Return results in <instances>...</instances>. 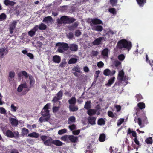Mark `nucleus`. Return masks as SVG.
<instances>
[{"label":"nucleus","instance_id":"nucleus-61","mask_svg":"<svg viewBox=\"0 0 153 153\" xmlns=\"http://www.w3.org/2000/svg\"><path fill=\"white\" fill-rule=\"evenodd\" d=\"M91 145L90 144L89 146L87 147V150H86L85 153H93L92 151H91L89 150L91 148Z\"/></svg>","mask_w":153,"mask_h":153},{"label":"nucleus","instance_id":"nucleus-36","mask_svg":"<svg viewBox=\"0 0 153 153\" xmlns=\"http://www.w3.org/2000/svg\"><path fill=\"white\" fill-rule=\"evenodd\" d=\"M105 122L104 119L102 118H99L97 121V124L99 125H104Z\"/></svg>","mask_w":153,"mask_h":153},{"label":"nucleus","instance_id":"nucleus-27","mask_svg":"<svg viewBox=\"0 0 153 153\" xmlns=\"http://www.w3.org/2000/svg\"><path fill=\"white\" fill-rule=\"evenodd\" d=\"M68 102L70 105H75L76 102V98L74 97H72L69 100Z\"/></svg>","mask_w":153,"mask_h":153},{"label":"nucleus","instance_id":"nucleus-54","mask_svg":"<svg viewBox=\"0 0 153 153\" xmlns=\"http://www.w3.org/2000/svg\"><path fill=\"white\" fill-rule=\"evenodd\" d=\"M99 53L97 51L93 50L92 51L91 53L93 56H97Z\"/></svg>","mask_w":153,"mask_h":153},{"label":"nucleus","instance_id":"nucleus-47","mask_svg":"<svg viewBox=\"0 0 153 153\" xmlns=\"http://www.w3.org/2000/svg\"><path fill=\"white\" fill-rule=\"evenodd\" d=\"M81 32L79 30H76L75 32V35L76 36L78 37H79L81 34Z\"/></svg>","mask_w":153,"mask_h":153},{"label":"nucleus","instance_id":"nucleus-7","mask_svg":"<svg viewBox=\"0 0 153 153\" xmlns=\"http://www.w3.org/2000/svg\"><path fill=\"white\" fill-rule=\"evenodd\" d=\"M131 133L132 134V136L135 137L134 141L135 143L137 145H139L140 143L137 138V133L136 132L134 131H131V129L130 128H129L128 129L127 132V135L130 134Z\"/></svg>","mask_w":153,"mask_h":153},{"label":"nucleus","instance_id":"nucleus-28","mask_svg":"<svg viewBox=\"0 0 153 153\" xmlns=\"http://www.w3.org/2000/svg\"><path fill=\"white\" fill-rule=\"evenodd\" d=\"M39 29L41 30H45L47 28V26L43 23H41L39 24Z\"/></svg>","mask_w":153,"mask_h":153},{"label":"nucleus","instance_id":"nucleus-39","mask_svg":"<svg viewBox=\"0 0 153 153\" xmlns=\"http://www.w3.org/2000/svg\"><path fill=\"white\" fill-rule=\"evenodd\" d=\"M137 106L140 109H144L145 107V104L143 102L139 103L137 104Z\"/></svg>","mask_w":153,"mask_h":153},{"label":"nucleus","instance_id":"nucleus-24","mask_svg":"<svg viewBox=\"0 0 153 153\" xmlns=\"http://www.w3.org/2000/svg\"><path fill=\"white\" fill-rule=\"evenodd\" d=\"M78 60L77 58H72L69 60L68 63L69 64H74L77 62Z\"/></svg>","mask_w":153,"mask_h":153},{"label":"nucleus","instance_id":"nucleus-2","mask_svg":"<svg viewBox=\"0 0 153 153\" xmlns=\"http://www.w3.org/2000/svg\"><path fill=\"white\" fill-rule=\"evenodd\" d=\"M76 20V19L73 17L63 16L60 19L58 18L57 20V22L59 25H62V24H71L73 23Z\"/></svg>","mask_w":153,"mask_h":153},{"label":"nucleus","instance_id":"nucleus-14","mask_svg":"<svg viewBox=\"0 0 153 153\" xmlns=\"http://www.w3.org/2000/svg\"><path fill=\"white\" fill-rule=\"evenodd\" d=\"M92 29L93 30L101 32L103 30L102 26L100 25H97L92 27Z\"/></svg>","mask_w":153,"mask_h":153},{"label":"nucleus","instance_id":"nucleus-6","mask_svg":"<svg viewBox=\"0 0 153 153\" xmlns=\"http://www.w3.org/2000/svg\"><path fill=\"white\" fill-rule=\"evenodd\" d=\"M5 135L9 138H16L19 137V133L18 131L13 132L10 130H7L5 133Z\"/></svg>","mask_w":153,"mask_h":153},{"label":"nucleus","instance_id":"nucleus-12","mask_svg":"<svg viewBox=\"0 0 153 153\" xmlns=\"http://www.w3.org/2000/svg\"><path fill=\"white\" fill-rule=\"evenodd\" d=\"M96 117L93 116H89L88 118L89 123L91 125H94L96 124Z\"/></svg>","mask_w":153,"mask_h":153},{"label":"nucleus","instance_id":"nucleus-26","mask_svg":"<svg viewBox=\"0 0 153 153\" xmlns=\"http://www.w3.org/2000/svg\"><path fill=\"white\" fill-rule=\"evenodd\" d=\"M96 112V110L95 109H89L87 111V114L90 116H92L95 114Z\"/></svg>","mask_w":153,"mask_h":153},{"label":"nucleus","instance_id":"nucleus-40","mask_svg":"<svg viewBox=\"0 0 153 153\" xmlns=\"http://www.w3.org/2000/svg\"><path fill=\"white\" fill-rule=\"evenodd\" d=\"M114 34V32L111 30H109V31H108L106 33V35H108V39L110 37H112Z\"/></svg>","mask_w":153,"mask_h":153},{"label":"nucleus","instance_id":"nucleus-48","mask_svg":"<svg viewBox=\"0 0 153 153\" xmlns=\"http://www.w3.org/2000/svg\"><path fill=\"white\" fill-rule=\"evenodd\" d=\"M125 58V56L123 54H121L118 55V58L120 61H123Z\"/></svg>","mask_w":153,"mask_h":153},{"label":"nucleus","instance_id":"nucleus-5","mask_svg":"<svg viewBox=\"0 0 153 153\" xmlns=\"http://www.w3.org/2000/svg\"><path fill=\"white\" fill-rule=\"evenodd\" d=\"M90 19H89L87 22L90 24V26L93 27L95 26L94 25L101 24L102 23V22L101 20L97 18H95L91 19V21H89Z\"/></svg>","mask_w":153,"mask_h":153},{"label":"nucleus","instance_id":"nucleus-1","mask_svg":"<svg viewBox=\"0 0 153 153\" xmlns=\"http://www.w3.org/2000/svg\"><path fill=\"white\" fill-rule=\"evenodd\" d=\"M117 48L122 50H127L129 51L132 47L131 42L128 41L125 39L120 40L117 42Z\"/></svg>","mask_w":153,"mask_h":153},{"label":"nucleus","instance_id":"nucleus-51","mask_svg":"<svg viewBox=\"0 0 153 153\" xmlns=\"http://www.w3.org/2000/svg\"><path fill=\"white\" fill-rule=\"evenodd\" d=\"M60 107L59 106H53L52 108L53 112L54 113H56L57 112V111L59 109Z\"/></svg>","mask_w":153,"mask_h":153},{"label":"nucleus","instance_id":"nucleus-46","mask_svg":"<svg viewBox=\"0 0 153 153\" xmlns=\"http://www.w3.org/2000/svg\"><path fill=\"white\" fill-rule=\"evenodd\" d=\"M67 132V130L66 129L64 128L63 129L59 130L58 131V134L59 135H62L64 133H65Z\"/></svg>","mask_w":153,"mask_h":153},{"label":"nucleus","instance_id":"nucleus-57","mask_svg":"<svg viewBox=\"0 0 153 153\" xmlns=\"http://www.w3.org/2000/svg\"><path fill=\"white\" fill-rule=\"evenodd\" d=\"M67 37L70 39H72L74 37L73 33L72 32H70L67 35Z\"/></svg>","mask_w":153,"mask_h":153},{"label":"nucleus","instance_id":"nucleus-52","mask_svg":"<svg viewBox=\"0 0 153 153\" xmlns=\"http://www.w3.org/2000/svg\"><path fill=\"white\" fill-rule=\"evenodd\" d=\"M35 34V32L32 30L28 32V34L31 37H32Z\"/></svg>","mask_w":153,"mask_h":153},{"label":"nucleus","instance_id":"nucleus-50","mask_svg":"<svg viewBox=\"0 0 153 153\" xmlns=\"http://www.w3.org/2000/svg\"><path fill=\"white\" fill-rule=\"evenodd\" d=\"M68 127L71 131H73L76 128V125L74 124L69 126Z\"/></svg>","mask_w":153,"mask_h":153},{"label":"nucleus","instance_id":"nucleus-55","mask_svg":"<svg viewBox=\"0 0 153 153\" xmlns=\"http://www.w3.org/2000/svg\"><path fill=\"white\" fill-rule=\"evenodd\" d=\"M21 73L22 75L24 76L25 78H27L28 77V74L26 71H21Z\"/></svg>","mask_w":153,"mask_h":153},{"label":"nucleus","instance_id":"nucleus-23","mask_svg":"<svg viewBox=\"0 0 153 153\" xmlns=\"http://www.w3.org/2000/svg\"><path fill=\"white\" fill-rule=\"evenodd\" d=\"M76 121V118L74 116H71L68 120V124H71L72 123H75Z\"/></svg>","mask_w":153,"mask_h":153},{"label":"nucleus","instance_id":"nucleus-13","mask_svg":"<svg viewBox=\"0 0 153 153\" xmlns=\"http://www.w3.org/2000/svg\"><path fill=\"white\" fill-rule=\"evenodd\" d=\"M69 48L71 51L76 52L78 49V45L75 44H72L70 45Z\"/></svg>","mask_w":153,"mask_h":153},{"label":"nucleus","instance_id":"nucleus-3","mask_svg":"<svg viewBox=\"0 0 153 153\" xmlns=\"http://www.w3.org/2000/svg\"><path fill=\"white\" fill-rule=\"evenodd\" d=\"M44 144L46 146H51L52 144H53L58 146H61L64 144V143L57 140H53L50 137L44 142Z\"/></svg>","mask_w":153,"mask_h":153},{"label":"nucleus","instance_id":"nucleus-58","mask_svg":"<svg viewBox=\"0 0 153 153\" xmlns=\"http://www.w3.org/2000/svg\"><path fill=\"white\" fill-rule=\"evenodd\" d=\"M6 112L5 109L2 107H0V113L3 114H5Z\"/></svg>","mask_w":153,"mask_h":153},{"label":"nucleus","instance_id":"nucleus-56","mask_svg":"<svg viewBox=\"0 0 153 153\" xmlns=\"http://www.w3.org/2000/svg\"><path fill=\"white\" fill-rule=\"evenodd\" d=\"M63 95V93L62 91L60 90L59 91L58 93L57 94V97L60 98V99H61Z\"/></svg>","mask_w":153,"mask_h":153},{"label":"nucleus","instance_id":"nucleus-29","mask_svg":"<svg viewBox=\"0 0 153 153\" xmlns=\"http://www.w3.org/2000/svg\"><path fill=\"white\" fill-rule=\"evenodd\" d=\"M108 49L107 48H105L102 51L101 54L104 56L107 57L108 55Z\"/></svg>","mask_w":153,"mask_h":153},{"label":"nucleus","instance_id":"nucleus-20","mask_svg":"<svg viewBox=\"0 0 153 153\" xmlns=\"http://www.w3.org/2000/svg\"><path fill=\"white\" fill-rule=\"evenodd\" d=\"M11 124L13 126H16L18 124V121L16 119L11 118L10 120Z\"/></svg>","mask_w":153,"mask_h":153},{"label":"nucleus","instance_id":"nucleus-45","mask_svg":"<svg viewBox=\"0 0 153 153\" xmlns=\"http://www.w3.org/2000/svg\"><path fill=\"white\" fill-rule=\"evenodd\" d=\"M108 11L113 15H116V9L114 8H111L109 9Z\"/></svg>","mask_w":153,"mask_h":153},{"label":"nucleus","instance_id":"nucleus-30","mask_svg":"<svg viewBox=\"0 0 153 153\" xmlns=\"http://www.w3.org/2000/svg\"><path fill=\"white\" fill-rule=\"evenodd\" d=\"M84 108L87 110L89 109L91 107V102L90 101H88L85 102L84 105Z\"/></svg>","mask_w":153,"mask_h":153},{"label":"nucleus","instance_id":"nucleus-22","mask_svg":"<svg viewBox=\"0 0 153 153\" xmlns=\"http://www.w3.org/2000/svg\"><path fill=\"white\" fill-rule=\"evenodd\" d=\"M39 134L35 132H33L28 134V136L32 138H37L39 137Z\"/></svg>","mask_w":153,"mask_h":153},{"label":"nucleus","instance_id":"nucleus-34","mask_svg":"<svg viewBox=\"0 0 153 153\" xmlns=\"http://www.w3.org/2000/svg\"><path fill=\"white\" fill-rule=\"evenodd\" d=\"M52 20V18L50 16L45 17L43 19V22L48 23V22H51Z\"/></svg>","mask_w":153,"mask_h":153},{"label":"nucleus","instance_id":"nucleus-38","mask_svg":"<svg viewBox=\"0 0 153 153\" xmlns=\"http://www.w3.org/2000/svg\"><path fill=\"white\" fill-rule=\"evenodd\" d=\"M72 70L73 71H74L79 73H80L81 72L80 69L78 65L76 66H74V68H72Z\"/></svg>","mask_w":153,"mask_h":153},{"label":"nucleus","instance_id":"nucleus-11","mask_svg":"<svg viewBox=\"0 0 153 153\" xmlns=\"http://www.w3.org/2000/svg\"><path fill=\"white\" fill-rule=\"evenodd\" d=\"M104 37H98L92 42V44L95 45H98L101 44L102 40H104Z\"/></svg>","mask_w":153,"mask_h":153},{"label":"nucleus","instance_id":"nucleus-18","mask_svg":"<svg viewBox=\"0 0 153 153\" xmlns=\"http://www.w3.org/2000/svg\"><path fill=\"white\" fill-rule=\"evenodd\" d=\"M61 58L60 56L58 55H55L53 56V61L56 63H59L61 61Z\"/></svg>","mask_w":153,"mask_h":153},{"label":"nucleus","instance_id":"nucleus-59","mask_svg":"<svg viewBox=\"0 0 153 153\" xmlns=\"http://www.w3.org/2000/svg\"><path fill=\"white\" fill-rule=\"evenodd\" d=\"M97 65L99 68H100L103 67L104 64L102 61H100L98 62Z\"/></svg>","mask_w":153,"mask_h":153},{"label":"nucleus","instance_id":"nucleus-42","mask_svg":"<svg viewBox=\"0 0 153 153\" xmlns=\"http://www.w3.org/2000/svg\"><path fill=\"white\" fill-rule=\"evenodd\" d=\"M29 131L28 129H27L25 128H23L22 130V134L23 135H27Z\"/></svg>","mask_w":153,"mask_h":153},{"label":"nucleus","instance_id":"nucleus-17","mask_svg":"<svg viewBox=\"0 0 153 153\" xmlns=\"http://www.w3.org/2000/svg\"><path fill=\"white\" fill-rule=\"evenodd\" d=\"M69 142L76 143L77 142L78 139L76 137L72 135H69Z\"/></svg>","mask_w":153,"mask_h":153},{"label":"nucleus","instance_id":"nucleus-37","mask_svg":"<svg viewBox=\"0 0 153 153\" xmlns=\"http://www.w3.org/2000/svg\"><path fill=\"white\" fill-rule=\"evenodd\" d=\"M146 143L148 144H152L153 143V140L152 137L147 138L145 140Z\"/></svg>","mask_w":153,"mask_h":153},{"label":"nucleus","instance_id":"nucleus-62","mask_svg":"<svg viewBox=\"0 0 153 153\" xmlns=\"http://www.w3.org/2000/svg\"><path fill=\"white\" fill-rule=\"evenodd\" d=\"M124 121V119L123 118L120 119L117 123V126H120Z\"/></svg>","mask_w":153,"mask_h":153},{"label":"nucleus","instance_id":"nucleus-35","mask_svg":"<svg viewBox=\"0 0 153 153\" xmlns=\"http://www.w3.org/2000/svg\"><path fill=\"white\" fill-rule=\"evenodd\" d=\"M100 72L101 71L99 70L97 71H95V74L94 75V81L95 82H96V81L97 79Z\"/></svg>","mask_w":153,"mask_h":153},{"label":"nucleus","instance_id":"nucleus-25","mask_svg":"<svg viewBox=\"0 0 153 153\" xmlns=\"http://www.w3.org/2000/svg\"><path fill=\"white\" fill-rule=\"evenodd\" d=\"M115 79V77L113 76L110 78L108 80V83L106 85L108 86H110L114 82Z\"/></svg>","mask_w":153,"mask_h":153},{"label":"nucleus","instance_id":"nucleus-15","mask_svg":"<svg viewBox=\"0 0 153 153\" xmlns=\"http://www.w3.org/2000/svg\"><path fill=\"white\" fill-rule=\"evenodd\" d=\"M4 3L7 6H13L16 3L15 2L11 1L10 0H5L4 1Z\"/></svg>","mask_w":153,"mask_h":153},{"label":"nucleus","instance_id":"nucleus-10","mask_svg":"<svg viewBox=\"0 0 153 153\" xmlns=\"http://www.w3.org/2000/svg\"><path fill=\"white\" fill-rule=\"evenodd\" d=\"M8 52V50L7 47H4L0 48V55L1 58H2L4 56L6 55Z\"/></svg>","mask_w":153,"mask_h":153},{"label":"nucleus","instance_id":"nucleus-4","mask_svg":"<svg viewBox=\"0 0 153 153\" xmlns=\"http://www.w3.org/2000/svg\"><path fill=\"white\" fill-rule=\"evenodd\" d=\"M56 45L58 47L57 51L60 53H63L64 51H67L69 47L68 44L64 42L58 43Z\"/></svg>","mask_w":153,"mask_h":153},{"label":"nucleus","instance_id":"nucleus-44","mask_svg":"<svg viewBox=\"0 0 153 153\" xmlns=\"http://www.w3.org/2000/svg\"><path fill=\"white\" fill-rule=\"evenodd\" d=\"M124 75V72H123V71H121L119 72V77H120V80L121 81H122L123 80Z\"/></svg>","mask_w":153,"mask_h":153},{"label":"nucleus","instance_id":"nucleus-19","mask_svg":"<svg viewBox=\"0 0 153 153\" xmlns=\"http://www.w3.org/2000/svg\"><path fill=\"white\" fill-rule=\"evenodd\" d=\"M136 1L138 5L140 7H143L146 2V0H136Z\"/></svg>","mask_w":153,"mask_h":153},{"label":"nucleus","instance_id":"nucleus-63","mask_svg":"<svg viewBox=\"0 0 153 153\" xmlns=\"http://www.w3.org/2000/svg\"><path fill=\"white\" fill-rule=\"evenodd\" d=\"M25 90H24L22 92V95H25L30 90V88H27Z\"/></svg>","mask_w":153,"mask_h":153},{"label":"nucleus","instance_id":"nucleus-49","mask_svg":"<svg viewBox=\"0 0 153 153\" xmlns=\"http://www.w3.org/2000/svg\"><path fill=\"white\" fill-rule=\"evenodd\" d=\"M6 18V15L4 13H2L0 15V21L2 20H4Z\"/></svg>","mask_w":153,"mask_h":153},{"label":"nucleus","instance_id":"nucleus-43","mask_svg":"<svg viewBox=\"0 0 153 153\" xmlns=\"http://www.w3.org/2000/svg\"><path fill=\"white\" fill-rule=\"evenodd\" d=\"M10 107L11 108V111L13 112H16V110L18 109V108L15 106L13 104H11Z\"/></svg>","mask_w":153,"mask_h":153},{"label":"nucleus","instance_id":"nucleus-8","mask_svg":"<svg viewBox=\"0 0 153 153\" xmlns=\"http://www.w3.org/2000/svg\"><path fill=\"white\" fill-rule=\"evenodd\" d=\"M17 22L16 21H14L9 24V29L10 34H12L13 33L14 29L16 28Z\"/></svg>","mask_w":153,"mask_h":153},{"label":"nucleus","instance_id":"nucleus-33","mask_svg":"<svg viewBox=\"0 0 153 153\" xmlns=\"http://www.w3.org/2000/svg\"><path fill=\"white\" fill-rule=\"evenodd\" d=\"M69 108L70 111L74 112L78 110V108L77 106H74V105H70Z\"/></svg>","mask_w":153,"mask_h":153},{"label":"nucleus","instance_id":"nucleus-53","mask_svg":"<svg viewBox=\"0 0 153 153\" xmlns=\"http://www.w3.org/2000/svg\"><path fill=\"white\" fill-rule=\"evenodd\" d=\"M137 101H140L142 99V97L140 94H137L135 96Z\"/></svg>","mask_w":153,"mask_h":153},{"label":"nucleus","instance_id":"nucleus-41","mask_svg":"<svg viewBox=\"0 0 153 153\" xmlns=\"http://www.w3.org/2000/svg\"><path fill=\"white\" fill-rule=\"evenodd\" d=\"M118 0H110V3L112 7L116 6Z\"/></svg>","mask_w":153,"mask_h":153},{"label":"nucleus","instance_id":"nucleus-16","mask_svg":"<svg viewBox=\"0 0 153 153\" xmlns=\"http://www.w3.org/2000/svg\"><path fill=\"white\" fill-rule=\"evenodd\" d=\"M27 87V84L25 82L20 85L17 88V91L19 92H21L23 88H26Z\"/></svg>","mask_w":153,"mask_h":153},{"label":"nucleus","instance_id":"nucleus-31","mask_svg":"<svg viewBox=\"0 0 153 153\" xmlns=\"http://www.w3.org/2000/svg\"><path fill=\"white\" fill-rule=\"evenodd\" d=\"M61 139L64 141L69 142V135H65L61 137Z\"/></svg>","mask_w":153,"mask_h":153},{"label":"nucleus","instance_id":"nucleus-64","mask_svg":"<svg viewBox=\"0 0 153 153\" xmlns=\"http://www.w3.org/2000/svg\"><path fill=\"white\" fill-rule=\"evenodd\" d=\"M59 98H58L57 97L55 96L54 97L52 100V101L54 103L56 102L58 100H60Z\"/></svg>","mask_w":153,"mask_h":153},{"label":"nucleus","instance_id":"nucleus-60","mask_svg":"<svg viewBox=\"0 0 153 153\" xmlns=\"http://www.w3.org/2000/svg\"><path fill=\"white\" fill-rule=\"evenodd\" d=\"M108 116L110 117L114 118V116L113 113L111 111H109L108 112Z\"/></svg>","mask_w":153,"mask_h":153},{"label":"nucleus","instance_id":"nucleus-9","mask_svg":"<svg viewBox=\"0 0 153 153\" xmlns=\"http://www.w3.org/2000/svg\"><path fill=\"white\" fill-rule=\"evenodd\" d=\"M115 70H113L111 71L109 69H106L104 71L103 74L105 76H112L115 74Z\"/></svg>","mask_w":153,"mask_h":153},{"label":"nucleus","instance_id":"nucleus-32","mask_svg":"<svg viewBox=\"0 0 153 153\" xmlns=\"http://www.w3.org/2000/svg\"><path fill=\"white\" fill-rule=\"evenodd\" d=\"M105 135L104 134L102 133L100 134L99 138V140L100 142H104L105 140Z\"/></svg>","mask_w":153,"mask_h":153},{"label":"nucleus","instance_id":"nucleus-21","mask_svg":"<svg viewBox=\"0 0 153 153\" xmlns=\"http://www.w3.org/2000/svg\"><path fill=\"white\" fill-rule=\"evenodd\" d=\"M41 111L42 115L43 117L50 116L49 110L43 109Z\"/></svg>","mask_w":153,"mask_h":153}]
</instances>
